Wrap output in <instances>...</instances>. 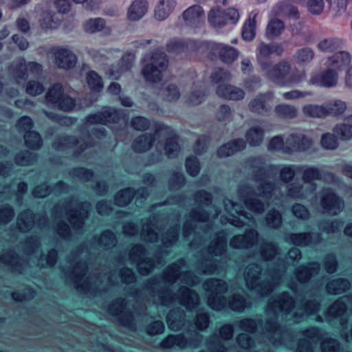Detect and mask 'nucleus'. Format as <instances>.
Wrapping results in <instances>:
<instances>
[{"label": "nucleus", "mask_w": 352, "mask_h": 352, "mask_svg": "<svg viewBox=\"0 0 352 352\" xmlns=\"http://www.w3.org/2000/svg\"><path fill=\"white\" fill-rule=\"evenodd\" d=\"M263 72L270 80L282 85L297 84L306 78L305 70L293 68L286 61H281L272 67L265 66Z\"/></svg>", "instance_id": "f257e3e1"}, {"label": "nucleus", "mask_w": 352, "mask_h": 352, "mask_svg": "<svg viewBox=\"0 0 352 352\" xmlns=\"http://www.w3.org/2000/svg\"><path fill=\"white\" fill-rule=\"evenodd\" d=\"M142 74L146 81L157 82L161 80L162 72L168 67V60L164 53L155 52L144 59Z\"/></svg>", "instance_id": "f03ea898"}, {"label": "nucleus", "mask_w": 352, "mask_h": 352, "mask_svg": "<svg viewBox=\"0 0 352 352\" xmlns=\"http://www.w3.org/2000/svg\"><path fill=\"white\" fill-rule=\"evenodd\" d=\"M41 72V67L36 63L25 64L24 59L18 60L9 68V73L18 83H23L28 77H36Z\"/></svg>", "instance_id": "7ed1b4c3"}, {"label": "nucleus", "mask_w": 352, "mask_h": 352, "mask_svg": "<svg viewBox=\"0 0 352 352\" xmlns=\"http://www.w3.org/2000/svg\"><path fill=\"white\" fill-rule=\"evenodd\" d=\"M239 19V12L234 8H228L225 12L218 7L212 8L208 14V22L214 27L225 25L228 22L235 23Z\"/></svg>", "instance_id": "20e7f679"}, {"label": "nucleus", "mask_w": 352, "mask_h": 352, "mask_svg": "<svg viewBox=\"0 0 352 352\" xmlns=\"http://www.w3.org/2000/svg\"><path fill=\"white\" fill-rule=\"evenodd\" d=\"M302 173V177L306 188L314 192L316 188L313 182L320 180L322 177L327 182L334 181V176L331 173H326L314 166H302L299 168Z\"/></svg>", "instance_id": "39448f33"}, {"label": "nucleus", "mask_w": 352, "mask_h": 352, "mask_svg": "<svg viewBox=\"0 0 352 352\" xmlns=\"http://www.w3.org/2000/svg\"><path fill=\"white\" fill-rule=\"evenodd\" d=\"M338 72L333 69L327 67V69L321 73H311L308 82L314 86L331 88L336 87L338 84Z\"/></svg>", "instance_id": "423d86ee"}, {"label": "nucleus", "mask_w": 352, "mask_h": 352, "mask_svg": "<svg viewBox=\"0 0 352 352\" xmlns=\"http://www.w3.org/2000/svg\"><path fill=\"white\" fill-rule=\"evenodd\" d=\"M312 141L302 134H292L285 142L284 153L304 151L311 147Z\"/></svg>", "instance_id": "0eeeda50"}, {"label": "nucleus", "mask_w": 352, "mask_h": 352, "mask_svg": "<svg viewBox=\"0 0 352 352\" xmlns=\"http://www.w3.org/2000/svg\"><path fill=\"white\" fill-rule=\"evenodd\" d=\"M261 188L262 190L260 188L258 189V192L256 195L257 197H254L252 195L248 193V197L244 199V203L247 208L255 213H260L263 210V204L260 203V199L258 197H261V192L263 194V197H268L272 187L270 184H265V185L262 184Z\"/></svg>", "instance_id": "6e6552de"}, {"label": "nucleus", "mask_w": 352, "mask_h": 352, "mask_svg": "<svg viewBox=\"0 0 352 352\" xmlns=\"http://www.w3.org/2000/svg\"><path fill=\"white\" fill-rule=\"evenodd\" d=\"M260 274V268L256 265L249 266L245 272V278L248 287L250 289H256L262 295L266 294L271 289V285H258L256 284L258 274Z\"/></svg>", "instance_id": "1a4fd4ad"}, {"label": "nucleus", "mask_w": 352, "mask_h": 352, "mask_svg": "<svg viewBox=\"0 0 352 352\" xmlns=\"http://www.w3.org/2000/svg\"><path fill=\"white\" fill-rule=\"evenodd\" d=\"M166 134V131L165 129H160L157 131L153 135H142L134 141L133 148L136 152L146 151L155 144L157 139L164 137Z\"/></svg>", "instance_id": "9d476101"}, {"label": "nucleus", "mask_w": 352, "mask_h": 352, "mask_svg": "<svg viewBox=\"0 0 352 352\" xmlns=\"http://www.w3.org/2000/svg\"><path fill=\"white\" fill-rule=\"evenodd\" d=\"M321 205L326 212L331 214H338L344 206L342 201L329 190L323 192Z\"/></svg>", "instance_id": "9b49d317"}, {"label": "nucleus", "mask_w": 352, "mask_h": 352, "mask_svg": "<svg viewBox=\"0 0 352 352\" xmlns=\"http://www.w3.org/2000/svg\"><path fill=\"white\" fill-rule=\"evenodd\" d=\"M225 210L229 213L232 218H229L228 221L231 224L240 227L243 226L245 220H250V217H249L247 214H243L241 210V207L234 204L231 200L226 199L224 201Z\"/></svg>", "instance_id": "f8f14e48"}, {"label": "nucleus", "mask_w": 352, "mask_h": 352, "mask_svg": "<svg viewBox=\"0 0 352 352\" xmlns=\"http://www.w3.org/2000/svg\"><path fill=\"white\" fill-rule=\"evenodd\" d=\"M55 63L60 68L70 69L76 63V57L67 49L58 48L54 50Z\"/></svg>", "instance_id": "ddd939ff"}, {"label": "nucleus", "mask_w": 352, "mask_h": 352, "mask_svg": "<svg viewBox=\"0 0 352 352\" xmlns=\"http://www.w3.org/2000/svg\"><path fill=\"white\" fill-rule=\"evenodd\" d=\"M148 4L146 0H135L129 6L126 18L131 21L141 19L147 12Z\"/></svg>", "instance_id": "4468645a"}, {"label": "nucleus", "mask_w": 352, "mask_h": 352, "mask_svg": "<svg viewBox=\"0 0 352 352\" xmlns=\"http://www.w3.org/2000/svg\"><path fill=\"white\" fill-rule=\"evenodd\" d=\"M272 99V93L259 95L250 102L249 108L254 113L263 114L271 109L270 102Z\"/></svg>", "instance_id": "2eb2a0df"}, {"label": "nucleus", "mask_w": 352, "mask_h": 352, "mask_svg": "<svg viewBox=\"0 0 352 352\" xmlns=\"http://www.w3.org/2000/svg\"><path fill=\"white\" fill-rule=\"evenodd\" d=\"M350 63V54L346 52H340L329 56L325 64L327 67L333 69L338 72V70L348 65Z\"/></svg>", "instance_id": "dca6fc26"}, {"label": "nucleus", "mask_w": 352, "mask_h": 352, "mask_svg": "<svg viewBox=\"0 0 352 352\" xmlns=\"http://www.w3.org/2000/svg\"><path fill=\"white\" fill-rule=\"evenodd\" d=\"M217 94L220 97L234 100H241L245 96L243 89L229 85H220L217 89Z\"/></svg>", "instance_id": "f3484780"}, {"label": "nucleus", "mask_w": 352, "mask_h": 352, "mask_svg": "<svg viewBox=\"0 0 352 352\" xmlns=\"http://www.w3.org/2000/svg\"><path fill=\"white\" fill-rule=\"evenodd\" d=\"M183 17L188 25L197 26L204 21V12L201 6H192L184 12Z\"/></svg>", "instance_id": "a211bd4d"}, {"label": "nucleus", "mask_w": 352, "mask_h": 352, "mask_svg": "<svg viewBox=\"0 0 352 352\" xmlns=\"http://www.w3.org/2000/svg\"><path fill=\"white\" fill-rule=\"evenodd\" d=\"M177 0H160L155 10V17L159 21L166 19L174 10Z\"/></svg>", "instance_id": "6ab92c4d"}, {"label": "nucleus", "mask_w": 352, "mask_h": 352, "mask_svg": "<svg viewBox=\"0 0 352 352\" xmlns=\"http://www.w3.org/2000/svg\"><path fill=\"white\" fill-rule=\"evenodd\" d=\"M257 239V233L250 230L245 235L234 236L230 241V245L234 248H247L253 245Z\"/></svg>", "instance_id": "aec40b11"}, {"label": "nucleus", "mask_w": 352, "mask_h": 352, "mask_svg": "<svg viewBox=\"0 0 352 352\" xmlns=\"http://www.w3.org/2000/svg\"><path fill=\"white\" fill-rule=\"evenodd\" d=\"M84 30L89 34H94L104 31L106 34H110L111 30L106 25L105 21L102 18L89 19L83 25Z\"/></svg>", "instance_id": "412c9836"}, {"label": "nucleus", "mask_w": 352, "mask_h": 352, "mask_svg": "<svg viewBox=\"0 0 352 352\" xmlns=\"http://www.w3.org/2000/svg\"><path fill=\"white\" fill-rule=\"evenodd\" d=\"M213 50L219 54L221 60L224 63H232L238 56V52L234 47L223 44H214Z\"/></svg>", "instance_id": "4be33fe9"}, {"label": "nucleus", "mask_w": 352, "mask_h": 352, "mask_svg": "<svg viewBox=\"0 0 352 352\" xmlns=\"http://www.w3.org/2000/svg\"><path fill=\"white\" fill-rule=\"evenodd\" d=\"M118 120V113L114 110H106L87 117V122L90 124H106L107 122H116Z\"/></svg>", "instance_id": "5701e85b"}, {"label": "nucleus", "mask_w": 352, "mask_h": 352, "mask_svg": "<svg viewBox=\"0 0 352 352\" xmlns=\"http://www.w3.org/2000/svg\"><path fill=\"white\" fill-rule=\"evenodd\" d=\"M179 301L188 309L193 308L199 303L198 295L187 287H182L179 292Z\"/></svg>", "instance_id": "b1692460"}, {"label": "nucleus", "mask_w": 352, "mask_h": 352, "mask_svg": "<svg viewBox=\"0 0 352 352\" xmlns=\"http://www.w3.org/2000/svg\"><path fill=\"white\" fill-rule=\"evenodd\" d=\"M245 143L243 140H236L221 146L217 151L219 157L230 156L245 148Z\"/></svg>", "instance_id": "393cba45"}, {"label": "nucleus", "mask_w": 352, "mask_h": 352, "mask_svg": "<svg viewBox=\"0 0 352 352\" xmlns=\"http://www.w3.org/2000/svg\"><path fill=\"white\" fill-rule=\"evenodd\" d=\"M324 105L327 116H341L346 111L347 108L346 102L340 100L329 101Z\"/></svg>", "instance_id": "a878e982"}, {"label": "nucleus", "mask_w": 352, "mask_h": 352, "mask_svg": "<svg viewBox=\"0 0 352 352\" xmlns=\"http://www.w3.org/2000/svg\"><path fill=\"white\" fill-rule=\"evenodd\" d=\"M257 12H252L249 16L248 20L244 24L242 36L245 40L251 41L252 40L256 34V17Z\"/></svg>", "instance_id": "bb28decb"}, {"label": "nucleus", "mask_w": 352, "mask_h": 352, "mask_svg": "<svg viewBox=\"0 0 352 352\" xmlns=\"http://www.w3.org/2000/svg\"><path fill=\"white\" fill-rule=\"evenodd\" d=\"M341 44V41L333 37L323 38L317 43V48L322 52H331L337 50Z\"/></svg>", "instance_id": "cd10ccee"}, {"label": "nucleus", "mask_w": 352, "mask_h": 352, "mask_svg": "<svg viewBox=\"0 0 352 352\" xmlns=\"http://www.w3.org/2000/svg\"><path fill=\"white\" fill-rule=\"evenodd\" d=\"M303 114L309 118H322L327 116L325 105L307 104L302 108Z\"/></svg>", "instance_id": "c85d7f7f"}, {"label": "nucleus", "mask_w": 352, "mask_h": 352, "mask_svg": "<svg viewBox=\"0 0 352 352\" xmlns=\"http://www.w3.org/2000/svg\"><path fill=\"white\" fill-rule=\"evenodd\" d=\"M274 113L280 118L292 119L297 116L298 111L294 106L281 104L274 108Z\"/></svg>", "instance_id": "c756f323"}, {"label": "nucleus", "mask_w": 352, "mask_h": 352, "mask_svg": "<svg viewBox=\"0 0 352 352\" xmlns=\"http://www.w3.org/2000/svg\"><path fill=\"white\" fill-rule=\"evenodd\" d=\"M333 131L341 140L346 141L352 139V124L347 122L336 125Z\"/></svg>", "instance_id": "7c9ffc66"}, {"label": "nucleus", "mask_w": 352, "mask_h": 352, "mask_svg": "<svg viewBox=\"0 0 352 352\" xmlns=\"http://www.w3.org/2000/svg\"><path fill=\"white\" fill-rule=\"evenodd\" d=\"M294 307V300L287 294H283L282 296L274 304L270 305V308L276 311H289Z\"/></svg>", "instance_id": "2f4dec72"}, {"label": "nucleus", "mask_w": 352, "mask_h": 352, "mask_svg": "<svg viewBox=\"0 0 352 352\" xmlns=\"http://www.w3.org/2000/svg\"><path fill=\"white\" fill-rule=\"evenodd\" d=\"M285 29L284 23L278 19H272L266 28V36L268 38H273L279 36Z\"/></svg>", "instance_id": "473e14b6"}, {"label": "nucleus", "mask_w": 352, "mask_h": 352, "mask_svg": "<svg viewBox=\"0 0 352 352\" xmlns=\"http://www.w3.org/2000/svg\"><path fill=\"white\" fill-rule=\"evenodd\" d=\"M314 56L315 53L314 50L308 47L298 49L294 54L295 60L300 64L311 62L314 58Z\"/></svg>", "instance_id": "72a5a7b5"}, {"label": "nucleus", "mask_w": 352, "mask_h": 352, "mask_svg": "<svg viewBox=\"0 0 352 352\" xmlns=\"http://www.w3.org/2000/svg\"><path fill=\"white\" fill-rule=\"evenodd\" d=\"M263 138V130L260 126H253L246 133V140L250 144L257 146L261 143Z\"/></svg>", "instance_id": "f704fd0d"}, {"label": "nucleus", "mask_w": 352, "mask_h": 352, "mask_svg": "<svg viewBox=\"0 0 352 352\" xmlns=\"http://www.w3.org/2000/svg\"><path fill=\"white\" fill-rule=\"evenodd\" d=\"M311 193L309 188H306L305 184H292L288 189V195L294 198H306Z\"/></svg>", "instance_id": "c9c22d12"}, {"label": "nucleus", "mask_w": 352, "mask_h": 352, "mask_svg": "<svg viewBox=\"0 0 352 352\" xmlns=\"http://www.w3.org/2000/svg\"><path fill=\"white\" fill-rule=\"evenodd\" d=\"M319 265L312 263L309 267H299L297 270L296 276L300 282L307 281L312 275L317 274L319 271Z\"/></svg>", "instance_id": "e433bc0d"}, {"label": "nucleus", "mask_w": 352, "mask_h": 352, "mask_svg": "<svg viewBox=\"0 0 352 352\" xmlns=\"http://www.w3.org/2000/svg\"><path fill=\"white\" fill-rule=\"evenodd\" d=\"M41 26L44 29L55 28L58 24L59 19L55 17L51 11H44L40 18Z\"/></svg>", "instance_id": "4c0bfd02"}, {"label": "nucleus", "mask_w": 352, "mask_h": 352, "mask_svg": "<svg viewBox=\"0 0 352 352\" xmlns=\"http://www.w3.org/2000/svg\"><path fill=\"white\" fill-rule=\"evenodd\" d=\"M349 287V283L346 280L337 279L327 284V289L329 294H338L344 292Z\"/></svg>", "instance_id": "58836bf2"}, {"label": "nucleus", "mask_w": 352, "mask_h": 352, "mask_svg": "<svg viewBox=\"0 0 352 352\" xmlns=\"http://www.w3.org/2000/svg\"><path fill=\"white\" fill-rule=\"evenodd\" d=\"M63 96L62 87L60 85H55L47 93L46 100L47 103L56 107Z\"/></svg>", "instance_id": "ea45409f"}, {"label": "nucleus", "mask_w": 352, "mask_h": 352, "mask_svg": "<svg viewBox=\"0 0 352 352\" xmlns=\"http://www.w3.org/2000/svg\"><path fill=\"white\" fill-rule=\"evenodd\" d=\"M204 287L206 291L211 292L212 294L224 292L227 289L223 281L216 279L208 280L204 283Z\"/></svg>", "instance_id": "a19ab883"}, {"label": "nucleus", "mask_w": 352, "mask_h": 352, "mask_svg": "<svg viewBox=\"0 0 352 352\" xmlns=\"http://www.w3.org/2000/svg\"><path fill=\"white\" fill-rule=\"evenodd\" d=\"M272 46L263 43L260 44L258 47L257 59L262 70L264 69L265 66L267 67L269 65L265 59L272 53Z\"/></svg>", "instance_id": "79ce46f5"}, {"label": "nucleus", "mask_w": 352, "mask_h": 352, "mask_svg": "<svg viewBox=\"0 0 352 352\" xmlns=\"http://www.w3.org/2000/svg\"><path fill=\"white\" fill-rule=\"evenodd\" d=\"M336 135L333 133H327L322 135L320 144L322 148L328 150H334L338 146Z\"/></svg>", "instance_id": "37998d69"}, {"label": "nucleus", "mask_w": 352, "mask_h": 352, "mask_svg": "<svg viewBox=\"0 0 352 352\" xmlns=\"http://www.w3.org/2000/svg\"><path fill=\"white\" fill-rule=\"evenodd\" d=\"M26 145L32 149H38L41 146V137L35 131H29L24 135Z\"/></svg>", "instance_id": "c03bdc74"}, {"label": "nucleus", "mask_w": 352, "mask_h": 352, "mask_svg": "<svg viewBox=\"0 0 352 352\" xmlns=\"http://www.w3.org/2000/svg\"><path fill=\"white\" fill-rule=\"evenodd\" d=\"M133 196V192L131 188L120 190L116 195V204L120 206H124L131 201Z\"/></svg>", "instance_id": "a18cd8bd"}, {"label": "nucleus", "mask_w": 352, "mask_h": 352, "mask_svg": "<svg viewBox=\"0 0 352 352\" xmlns=\"http://www.w3.org/2000/svg\"><path fill=\"white\" fill-rule=\"evenodd\" d=\"M33 221L32 214L30 211H26L23 213H21L18 218L17 223L19 228L21 231L25 232L30 227L32 226Z\"/></svg>", "instance_id": "49530a36"}, {"label": "nucleus", "mask_w": 352, "mask_h": 352, "mask_svg": "<svg viewBox=\"0 0 352 352\" xmlns=\"http://www.w3.org/2000/svg\"><path fill=\"white\" fill-rule=\"evenodd\" d=\"M346 298L345 297L336 301L329 309V314L333 316L342 315L346 309L347 305L345 302Z\"/></svg>", "instance_id": "de8ad7c7"}, {"label": "nucleus", "mask_w": 352, "mask_h": 352, "mask_svg": "<svg viewBox=\"0 0 352 352\" xmlns=\"http://www.w3.org/2000/svg\"><path fill=\"white\" fill-rule=\"evenodd\" d=\"M87 81L90 89L100 91L102 88L100 77L94 72H89L87 76Z\"/></svg>", "instance_id": "09e8293b"}, {"label": "nucleus", "mask_w": 352, "mask_h": 352, "mask_svg": "<svg viewBox=\"0 0 352 352\" xmlns=\"http://www.w3.org/2000/svg\"><path fill=\"white\" fill-rule=\"evenodd\" d=\"M175 344L183 348L186 346L187 342L184 340L183 337L180 336H170L162 342V345L164 348H170Z\"/></svg>", "instance_id": "8fccbe9b"}, {"label": "nucleus", "mask_w": 352, "mask_h": 352, "mask_svg": "<svg viewBox=\"0 0 352 352\" xmlns=\"http://www.w3.org/2000/svg\"><path fill=\"white\" fill-rule=\"evenodd\" d=\"M162 96L168 101H175L180 97V93L176 86L170 85L162 91Z\"/></svg>", "instance_id": "3c124183"}, {"label": "nucleus", "mask_w": 352, "mask_h": 352, "mask_svg": "<svg viewBox=\"0 0 352 352\" xmlns=\"http://www.w3.org/2000/svg\"><path fill=\"white\" fill-rule=\"evenodd\" d=\"M311 236L307 234H292L289 240V241L296 245L304 246L311 243Z\"/></svg>", "instance_id": "603ef678"}, {"label": "nucleus", "mask_w": 352, "mask_h": 352, "mask_svg": "<svg viewBox=\"0 0 352 352\" xmlns=\"http://www.w3.org/2000/svg\"><path fill=\"white\" fill-rule=\"evenodd\" d=\"M26 92L31 96H37L42 94L44 87L40 82L34 80H30L26 85Z\"/></svg>", "instance_id": "864d4df0"}, {"label": "nucleus", "mask_w": 352, "mask_h": 352, "mask_svg": "<svg viewBox=\"0 0 352 352\" xmlns=\"http://www.w3.org/2000/svg\"><path fill=\"white\" fill-rule=\"evenodd\" d=\"M266 221L269 226L277 228L281 224V215L276 211H270L267 215Z\"/></svg>", "instance_id": "5fc2aeb1"}, {"label": "nucleus", "mask_w": 352, "mask_h": 352, "mask_svg": "<svg viewBox=\"0 0 352 352\" xmlns=\"http://www.w3.org/2000/svg\"><path fill=\"white\" fill-rule=\"evenodd\" d=\"M35 160L34 155L32 153L25 151L17 154L16 156V162L22 166H27L32 164Z\"/></svg>", "instance_id": "6e6d98bb"}, {"label": "nucleus", "mask_w": 352, "mask_h": 352, "mask_svg": "<svg viewBox=\"0 0 352 352\" xmlns=\"http://www.w3.org/2000/svg\"><path fill=\"white\" fill-rule=\"evenodd\" d=\"M299 168H295L294 166H284L280 169V177L285 182L290 181L295 175L296 170Z\"/></svg>", "instance_id": "4d7b16f0"}, {"label": "nucleus", "mask_w": 352, "mask_h": 352, "mask_svg": "<svg viewBox=\"0 0 352 352\" xmlns=\"http://www.w3.org/2000/svg\"><path fill=\"white\" fill-rule=\"evenodd\" d=\"M307 9L313 14H320L324 9L323 0H309Z\"/></svg>", "instance_id": "13d9d810"}, {"label": "nucleus", "mask_w": 352, "mask_h": 352, "mask_svg": "<svg viewBox=\"0 0 352 352\" xmlns=\"http://www.w3.org/2000/svg\"><path fill=\"white\" fill-rule=\"evenodd\" d=\"M186 166L187 172L192 176L197 175L199 172V165L195 157H190L186 160Z\"/></svg>", "instance_id": "bf43d9fd"}, {"label": "nucleus", "mask_w": 352, "mask_h": 352, "mask_svg": "<svg viewBox=\"0 0 352 352\" xmlns=\"http://www.w3.org/2000/svg\"><path fill=\"white\" fill-rule=\"evenodd\" d=\"M116 238L114 234L110 231L104 232L100 236L99 243L106 248H109L115 245Z\"/></svg>", "instance_id": "052dcab7"}, {"label": "nucleus", "mask_w": 352, "mask_h": 352, "mask_svg": "<svg viewBox=\"0 0 352 352\" xmlns=\"http://www.w3.org/2000/svg\"><path fill=\"white\" fill-rule=\"evenodd\" d=\"M87 211H76L73 214H69V222L74 228H80L82 223L83 217L87 214Z\"/></svg>", "instance_id": "680f3d73"}, {"label": "nucleus", "mask_w": 352, "mask_h": 352, "mask_svg": "<svg viewBox=\"0 0 352 352\" xmlns=\"http://www.w3.org/2000/svg\"><path fill=\"white\" fill-rule=\"evenodd\" d=\"M230 307L236 311H242L246 305L244 298L241 296H236L233 298L232 301L229 302Z\"/></svg>", "instance_id": "e2e57ef3"}, {"label": "nucleus", "mask_w": 352, "mask_h": 352, "mask_svg": "<svg viewBox=\"0 0 352 352\" xmlns=\"http://www.w3.org/2000/svg\"><path fill=\"white\" fill-rule=\"evenodd\" d=\"M164 150L166 154L169 157H172L177 153L179 151V145L175 139H170L167 142H166Z\"/></svg>", "instance_id": "0e129e2a"}, {"label": "nucleus", "mask_w": 352, "mask_h": 352, "mask_svg": "<svg viewBox=\"0 0 352 352\" xmlns=\"http://www.w3.org/2000/svg\"><path fill=\"white\" fill-rule=\"evenodd\" d=\"M285 142L280 136H276L271 139L268 144V150L270 151H279L282 150L284 152Z\"/></svg>", "instance_id": "69168bd1"}, {"label": "nucleus", "mask_w": 352, "mask_h": 352, "mask_svg": "<svg viewBox=\"0 0 352 352\" xmlns=\"http://www.w3.org/2000/svg\"><path fill=\"white\" fill-rule=\"evenodd\" d=\"M167 50L171 53H180L185 50V45L181 41L173 39L167 44Z\"/></svg>", "instance_id": "338daca9"}, {"label": "nucleus", "mask_w": 352, "mask_h": 352, "mask_svg": "<svg viewBox=\"0 0 352 352\" xmlns=\"http://www.w3.org/2000/svg\"><path fill=\"white\" fill-rule=\"evenodd\" d=\"M338 342L333 339L324 340L321 344L323 352H336L338 349Z\"/></svg>", "instance_id": "774afa93"}]
</instances>
